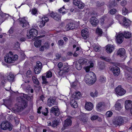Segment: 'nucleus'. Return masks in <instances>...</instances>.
<instances>
[{
  "instance_id": "obj_1",
  "label": "nucleus",
  "mask_w": 132,
  "mask_h": 132,
  "mask_svg": "<svg viewBox=\"0 0 132 132\" xmlns=\"http://www.w3.org/2000/svg\"><path fill=\"white\" fill-rule=\"evenodd\" d=\"M17 100L18 102V105L15 106L14 110L15 112H19L23 110L24 108H26L28 105V102L25 101L22 97H18Z\"/></svg>"
},
{
  "instance_id": "obj_2",
  "label": "nucleus",
  "mask_w": 132,
  "mask_h": 132,
  "mask_svg": "<svg viewBox=\"0 0 132 132\" xmlns=\"http://www.w3.org/2000/svg\"><path fill=\"white\" fill-rule=\"evenodd\" d=\"M96 76L93 72H90L86 75L85 78V81L88 84L90 85L93 84L96 80Z\"/></svg>"
},
{
  "instance_id": "obj_3",
  "label": "nucleus",
  "mask_w": 132,
  "mask_h": 132,
  "mask_svg": "<svg viewBox=\"0 0 132 132\" xmlns=\"http://www.w3.org/2000/svg\"><path fill=\"white\" fill-rule=\"evenodd\" d=\"M18 58V56L15 55L13 56L12 55V53L10 51L8 54H7L6 57L4 58V60L5 62L8 63H11L14 62L15 61L17 60Z\"/></svg>"
},
{
  "instance_id": "obj_4",
  "label": "nucleus",
  "mask_w": 132,
  "mask_h": 132,
  "mask_svg": "<svg viewBox=\"0 0 132 132\" xmlns=\"http://www.w3.org/2000/svg\"><path fill=\"white\" fill-rule=\"evenodd\" d=\"M0 127L2 129L6 130L8 129L9 131L11 130L12 129V125L7 121H4L2 122Z\"/></svg>"
},
{
  "instance_id": "obj_5",
  "label": "nucleus",
  "mask_w": 132,
  "mask_h": 132,
  "mask_svg": "<svg viewBox=\"0 0 132 132\" xmlns=\"http://www.w3.org/2000/svg\"><path fill=\"white\" fill-rule=\"evenodd\" d=\"M113 123L117 126L121 125L124 123L123 117L121 116L116 117L113 120Z\"/></svg>"
},
{
  "instance_id": "obj_6",
  "label": "nucleus",
  "mask_w": 132,
  "mask_h": 132,
  "mask_svg": "<svg viewBox=\"0 0 132 132\" xmlns=\"http://www.w3.org/2000/svg\"><path fill=\"white\" fill-rule=\"evenodd\" d=\"M38 34L37 30L35 29H32L30 30L29 33H27V36L28 38H32L37 36Z\"/></svg>"
},
{
  "instance_id": "obj_7",
  "label": "nucleus",
  "mask_w": 132,
  "mask_h": 132,
  "mask_svg": "<svg viewBox=\"0 0 132 132\" xmlns=\"http://www.w3.org/2000/svg\"><path fill=\"white\" fill-rule=\"evenodd\" d=\"M115 90L116 94L120 96L123 95L126 93V91L120 85L116 88Z\"/></svg>"
},
{
  "instance_id": "obj_8",
  "label": "nucleus",
  "mask_w": 132,
  "mask_h": 132,
  "mask_svg": "<svg viewBox=\"0 0 132 132\" xmlns=\"http://www.w3.org/2000/svg\"><path fill=\"white\" fill-rule=\"evenodd\" d=\"M50 112L51 113L53 114L56 116H59L60 113L59 109L57 106L52 107L50 109Z\"/></svg>"
},
{
  "instance_id": "obj_9",
  "label": "nucleus",
  "mask_w": 132,
  "mask_h": 132,
  "mask_svg": "<svg viewBox=\"0 0 132 132\" xmlns=\"http://www.w3.org/2000/svg\"><path fill=\"white\" fill-rule=\"evenodd\" d=\"M69 70V67L67 65H64L63 67V69L60 70V71L58 72V73L60 76H62L67 73Z\"/></svg>"
},
{
  "instance_id": "obj_10",
  "label": "nucleus",
  "mask_w": 132,
  "mask_h": 132,
  "mask_svg": "<svg viewBox=\"0 0 132 132\" xmlns=\"http://www.w3.org/2000/svg\"><path fill=\"white\" fill-rule=\"evenodd\" d=\"M48 15L57 21H59L61 20V16L57 13L52 12L48 13Z\"/></svg>"
},
{
  "instance_id": "obj_11",
  "label": "nucleus",
  "mask_w": 132,
  "mask_h": 132,
  "mask_svg": "<svg viewBox=\"0 0 132 132\" xmlns=\"http://www.w3.org/2000/svg\"><path fill=\"white\" fill-rule=\"evenodd\" d=\"M110 69L115 76H117L119 75L120 72V69L117 66L114 65L110 67Z\"/></svg>"
},
{
  "instance_id": "obj_12",
  "label": "nucleus",
  "mask_w": 132,
  "mask_h": 132,
  "mask_svg": "<svg viewBox=\"0 0 132 132\" xmlns=\"http://www.w3.org/2000/svg\"><path fill=\"white\" fill-rule=\"evenodd\" d=\"M125 104V107L126 110H129L132 108V101L131 100H126Z\"/></svg>"
},
{
  "instance_id": "obj_13",
  "label": "nucleus",
  "mask_w": 132,
  "mask_h": 132,
  "mask_svg": "<svg viewBox=\"0 0 132 132\" xmlns=\"http://www.w3.org/2000/svg\"><path fill=\"white\" fill-rule=\"evenodd\" d=\"M81 34L83 38L86 39L89 37V32L87 29L85 28L81 30Z\"/></svg>"
},
{
  "instance_id": "obj_14",
  "label": "nucleus",
  "mask_w": 132,
  "mask_h": 132,
  "mask_svg": "<svg viewBox=\"0 0 132 132\" xmlns=\"http://www.w3.org/2000/svg\"><path fill=\"white\" fill-rule=\"evenodd\" d=\"M123 34L120 33L118 34L116 37V41L117 43L121 44L123 41Z\"/></svg>"
},
{
  "instance_id": "obj_15",
  "label": "nucleus",
  "mask_w": 132,
  "mask_h": 132,
  "mask_svg": "<svg viewBox=\"0 0 132 132\" xmlns=\"http://www.w3.org/2000/svg\"><path fill=\"white\" fill-rule=\"evenodd\" d=\"M20 22L21 25L23 28L26 27H29V24L28 22L25 19L23 18L20 20Z\"/></svg>"
},
{
  "instance_id": "obj_16",
  "label": "nucleus",
  "mask_w": 132,
  "mask_h": 132,
  "mask_svg": "<svg viewBox=\"0 0 132 132\" xmlns=\"http://www.w3.org/2000/svg\"><path fill=\"white\" fill-rule=\"evenodd\" d=\"M76 28V25L73 22H71L68 23L65 27L66 29L67 30L75 29Z\"/></svg>"
},
{
  "instance_id": "obj_17",
  "label": "nucleus",
  "mask_w": 132,
  "mask_h": 132,
  "mask_svg": "<svg viewBox=\"0 0 132 132\" xmlns=\"http://www.w3.org/2000/svg\"><path fill=\"white\" fill-rule=\"evenodd\" d=\"M72 118V117H69L64 121V127L70 126L71 125L72 123L71 120Z\"/></svg>"
},
{
  "instance_id": "obj_18",
  "label": "nucleus",
  "mask_w": 132,
  "mask_h": 132,
  "mask_svg": "<svg viewBox=\"0 0 132 132\" xmlns=\"http://www.w3.org/2000/svg\"><path fill=\"white\" fill-rule=\"evenodd\" d=\"M57 103L55 99L52 98L50 97L47 100V105L49 107L51 106L54 105H56Z\"/></svg>"
},
{
  "instance_id": "obj_19",
  "label": "nucleus",
  "mask_w": 132,
  "mask_h": 132,
  "mask_svg": "<svg viewBox=\"0 0 132 132\" xmlns=\"http://www.w3.org/2000/svg\"><path fill=\"white\" fill-rule=\"evenodd\" d=\"M114 49V46L113 45L108 44L106 46V50L108 53H111Z\"/></svg>"
},
{
  "instance_id": "obj_20",
  "label": "nucleus",
  "mask_w": 132,
  "mask_h": 132,
  "mask_svg": "<svg viewBox=\"0 0 132 132\" xmlns=\"http://www.w3.org/2000/svg\"><path fill=\"white\" fill-rule=\"evenodd\" d=\"M98 22V19L95 17H92L90 19L91 23L93 26H96Z\"/></svg>"
},
{
  "instance_id": "obj_21",
  "label": "nucleus",
  "mask_w": 132,
  "mask_h": 132,
  "mask_svg": "<svg viewBox=\"0 0 132 132\" xmlns=\"http://www.w3.org/2000/svg\"><path fill=\"white\" fill-rule=\"evenodd\" d=\"M85 108L87 110L89 111H90L93 109V104L90 102H87L85 104Z\"/></svg>"
},
{
  "instance_id": "obj_22",
  "label": "nucleus",
  "mask_w": 132,
  "mask_h": 132,
  "mask_svg": "<svg viewBox=\"0 0 132 132\" xmlns=\"http://www.w3.org/2000/svg\"><path fill=\"white\" fill-rule=\"evenodd\" d=\"M125 50L124 48H120L117 51V54L119 55L120 57H123L125 55Z\"/></svg>"
},
{
  "instance_id": "obj_23",
  "label": "nucleus",
  "mask_w": 132,
  "mask_h": 132,
  "mask_svg": "<svg viewBox=\"0 0 132 132\" xmlns=\"http://www.w3.org/2000/svg\"><path fill=\"white\" fill-rule=\"evenodd\" d=\"M123 24L124 26L126 27H128L131 23V21L126 17H123Z\"/></svg>"
},
{
  "instance_id": "obj_24",
  "label": "nucleus",
  "mask_w": 132,
  "mask_h": 132,
  "mask_svg": "<svg viewBox=\"0 0 132 132\" xmlns=\"http://www.w3.org/2000/svg\"><path fill=\"white\" fill-rule=\"evenodd\" d=\"M78 63L82 65H86L89 62V61L86 59H80L77 61Z\"/></svg>"
},
{
  "instance_id": "obj_25",
  "label": "nucleus",
  "mask_w": 132,
  "mask_h": 132,
  "mask_svg": "<svg viewBox=\"0 0 132 132\" xmlns=\"http://www.w3.org/2000/svg\"><path fill=\"white\" fill-rule=\"evenodd\" d=\"M81 96V93L79 92H74L72 94V97L73 98L78 99L80 98Z\"/></svg>"
},
{
  "instance_id": "obj_26",
  "label": "nucleus",
  "mask_w": 132,
  "mask_h": 132,
  "mask_svg": "<svg viewBox=\"0 0 132 132\" xmlns=\"http://www.w3.org/2000/svg\"><path fill=\"white\" fill-rule=\"evenodd\" d=\"M14 76L11 73H10L7 77L8 80L10 82H12L14 80Z\"/></svg>"
},
{
  "instance_id": "obj_27",
  "label": "nucleus",
  "mask_w": 132,
  "mask_h": 132,
  "mask_svg": "<svg viewBox=\"0 0 132 132\" xmlns=\"http://www.w3.org/2000/svg\"><path fill=\"white\" fill-rule=\"evenodd\" d=\"M123 37L126 38H129L131 36L130 32L128 31H125L123 32Z\"/></svg>"
},
{
  "instance_id": "obj_28",
  "label": "nucleus",
  "mask_w": 132,
  "mask_h": 132,
  "mask_svg": "<svg viewBox=\"0 0 132 132\" xmlns=\"http://www.w3.org/2000/svg\"><path fill=\"white\" fill-rule=\"evenodd\" d=\"M104 103L102 102H99L96 105V108L98 111L100 110L104 106Z\"/></svg>"
},
{
  "instance_id": "obj_29",
  "label": "nucleus",
  "mask_w": 132,
  "mask_h": 132,
  "mask_svg": "<svg viewBox=\"0 0 132 132\" xmlns=\"http://www.w3.org/2000/svg\"><path fill=\"white\" fill-rule=\"evenodd\" d=\"M70 104L71 106L74 108H77L78 106L77 102L75 100H72L70 101Z\"/></svg>"
},
{
  "instance_id": "obj_30",
  "label": "nucleus",
  "mask_w": 132,
  "mask_h": 132,
  "mask_svg": "<svg viewBox=\"0 0 132 132\" xmlns=\"http://www.w3.org/2000/svg\"><path fill=\"white\" fill-rule=\"evenodd\" d=\"M115 109L119 111L122 108L121 104L120 103L117 102L114 106Z\"/></svg>"
},
{
  "instance_id": "obj_31",
  "label": "nucleus",
  "mask_w": 132,
  "mask_h": 132,
  "mask_svg": "<svg viewBox=\"0 0 132 132\" xmlns=\"http://www.w3.org/2000/svg\"><path fill=\"white\" fill-rule=\"evenodd\" d=\"M42 41L40 40H38L35 41L34 43L35 46L36 47H38L41 45Z\"/></svg>"
},
{
  "instance_id": "obj_32",
  "label": "nucleus",
  "mask_w": 132,
  "mask_h": 132,
  "mask_svg": "<svg viewBox=\"0 0 132 132\" xmlns=\"http://www.w3.org/2000/svg\"><path fill=\"white\" fill-rule=\"evenodd\" d=\"M42 78L43 81L42 83L43 84H45L46 85L49 84L48 82L47 81L46 77L45 76H43Z\"/></svg>"
},
{
  "instance_id": "obj_33",
  "label": "nucleus",
  "mask_w": 132,
  "mask_h": 132,
  "mask_svg": "<svg viewBox=\"0 0 132 132\" xmlns=\"http://www.w3.org/2000/svg\"><path fill=\"white\" fill-rule=\"evenodd\" d=\"M98 93L96 90L93 92H91L90 93V95L93 97H97L98 95Z\"/></svg>"
},
{
  "instance_id": "obj_34",
  "label": "nucleus",
  "mask_w": 132,
  "mask_h": 132,
  "mask_svg": "<svg viewBox=\"0 0 132 132\" xmlns=\"http://www.w3.org/2000/svg\"><path fill=\"white\" fill-rule=\"evenodd\" d=\"M58 122L57 120L55 119L52 121V124L51 126L53 127H55L58 125Z\"/></svg>"
},
{
  "instance_id": "obj_35",
  "label": "nucleus",
  "mask_w": 132,
  "mask_h": 132,
  "mask_svg": "<svg viewBox=\"0 0 132 132\" xmlns=\"http://www.w3.org/2000/svg\"><path fill=\"white\" fill-rule=\"evenodd\" d=\"M99 81L101 83H104L106 81V78L105 77L101 76L100 77Z\"/></svg>"
},
{
  "instance_id": "obj_36",
  "label": "nucleus",
  "mask_w": 132,
  "mask_h": 132,
  "mask_svg": "<svg viewBox=\"0 0 132 132\" xmlns=\"http://www.w3.org/2000/svg\"><path fill=\"white\" fill-rule=\"evenodd\" d=\"M41 70V69L38 68L37 67H35L34 69V71L35 74H38L40 73Z\"/></svg>"
},
{
  "instance_id": "obj_37",
  "label": "nucleus",
  "mask_w": 132,
  "mask_h": 132,
  "mask_svg": "<svg viewBox=\"0 0 132 132\" xmlns=\"http://www.w3.org/2000/svg\"><path fill=\"white\" fill-rule=\"evenodd\" d=\"M76 67L77 69L79 70H80L82 68V65L77 61L76 63Z\"/></svg>"
},
{
  "instance_id": "obj_38",
  "label": "nucleus",
  "mask_w": 132,
  "mask_h": 132,
  "mask_svg": "<svg viewBox=\"0 0 132 132\" xmlns=\"http://www.w3.org/2000/svg\"><path fill=\"white\" fill-rule=\"evenodd\" d=\"M36 63V65L35 67H37L38 68L42 69V64L40 61H37Z\"/></svg>"
},
{
  "instance_id": "obj_39",
  "label": "nucleus",
  "mask_w": 132,
  "mask_h": 132,
  "mask_svg": "<svg viewBox=\"0 0 132 132\" xmlns=\"http://www.w3.org/2000/svg\"><path fill=\"white\" fill-rule=\"evenodd\" d=\"M33 73L30 70H28L26 73V76L27 77H30L32 75Z\"/></svg>"
},
{
  "instance_id": "obj_40",
  "label": "nucleus",
  "mask_w": 132,
  "mask_h": 132,
  "mask_svg": "<svg viewBox=\"0 0 132 132\" xmlns=\"http://www.w3.org/2000/svg\"><path fill=\"white\" fill-rule=\"evenodd\" d=\"M123 17H125L120 15L119 14L116 15L115 16L117 20H119V21L120 20H122V19L123 20Z\"/></svg>"
},
{
  "instance_id": "obj_41",
  "label": "nucleus",
  "mask_w": 132,
  "mask_h": 132,
  "mask_svg": "<svg viewBox=\"0 0 132 132\" xmlns=\"http://www.w3.org/2000/svg\"><path fill=\"white\" fill-rule=\"evenodd\" d=\"M19 97H22L24 99L25 101H26L24 99H26L27 100H28L30 98V97L27 94H23V96H20Z\"/></svg>"
},
{
  "instance_id": "obj_42",
  "label": "nucleus",
  "mask_w": 132,
  "mask_h": 132,
  "mask_svg": "<svg viewBox=\"0 0 132 132\" xmlns=\"http://www.w3.org/2000/svg\"><path fill=\"white\" fill-rule=\"evenodd\" d=\"M96 32L100 36H101L102 34V31L101 29L97 28L96 30Z\"/></svg>"
},
{
  "instance_id": "obj_43",
  "label": "nucleus",
  "mask_w": 132,
  "mask_h": 132,
  "mask_svg": "<svg viewBox=\"0 0 132 132\" xmlns=\"http://www.w3.org/2000/svg\"><path fill=\"white\" fill-rule=\"evenodd\" d=\"M84 4L82 3L81 1L79 4L77 5L78 8L81 9H83L84 7Z\"/></svg>"
},
{
  "instance_id": "obj_44",
  "label": "nucleus",
  "mask_w": 132,
  "mask_h": 132,
  "mask_svg": "<svg viewBox=\"0 0 132 132\" xmlns=\"http://www.w3.org/2000/svg\"><path fill=\"white\" fill-rule=\"evenodd\" d=\"M94 50L96 52L100 51L101 50V47L98 46H96L93 48Z\"/></svg>"
},
{
  "instance_id": "obj_45",
  "label": "nucleus",
  "mask_w": 132,
  "mask_h": 132,
  "mask_svg": "<svg viewBox=\"0 0 132 132\" xmlns=\"http://www.w3.org/2000/svg\"><path fill=\"white\" fill-rule=\"evenodd\" d=\"M122 11V14L124 15H126L128 12V10L124 7L123 8Z\"/></svg>"
},
{
  "instance_id": "obj_46",
  "label": "nucleus",
  "mask_w": 132,
  "mask_h": 132,
  "mask_svg": "<svg viewBox=\"0 0 132 132\" xmlns=\"http://www.w3.org/2000/svg\"><path fill=\"white\" fill-rule=\"evenodd\" d=\"M43 46L45 49H48L50 47V44L48 42H46Z\"/></svg>"
},
{
  "instance_id": "obj_47",
  "label": "nucleus",
  "mask_w": 132,
  "mask_h": 132,
  "mask_svg": "<svg viewBox=\"0 0 132 132\" xmlns=\"http://www.w3.org/2000/svg\"><path fill=\"white\" fill-rule=\"evenodd\" d=\"M46 77L49 78L51 77L52 76V72L50 71H47L46 73Z\"/></svg>"
},
{
  "instance_id": "obj_48",
  "label": "nucleus",
  "mask_w": 132,
  "mask_h": 132,
  "mask_svg": "<svg viewBox=\"0 0 132 132\" xmlns=\"http://www.w3.org/2000/svg\"><path fill=\"white\" fill-rule=\"evenodd\" d=\"M117 10L115 9H112L109 12L110 14L113 15L115 14L117 12Z\"/></svg>"
},
{
  "instance_id": "obj_49",
  "label": "nucleus",
  "mask_w": 132,
  "mask_h": 132,
  "mask_svg": "<svg viewBox=\"0 0 132 132\" xmlns=\"http://www.w3.org/2000/svg\"><path fill=\"white\" fill-rule=\"evenodd\" d=\"M81 2L80 0H73V3L76 6H77Z\"/></svg>"
},
{
  "instance_id": "obj_50",
  "label": "nucleus",
  "mask_w": 132,
  "mask_h": 132,
  "mask_svg": "<svg viewBox=\"0 0 132 132\" xmlns=\"http://www.w3.org/2000/svg\"><path fill=\"white\" fill-rule=\"evenodd\" d=\"M112 114L113 113L111 111H109L106 112V115L108 117H110L111 116Z\"/></svg>"
},
{
  "instance_id": "obj_51",
  "label": "nucleus",
  "mask_w": 132,
  "mask_h": 132,
  "mask_svg": "<svg viewBox=\"0 0 132 132\" xmlns=\"http://www.w3.org/2000/svg\"><path fill=\"white\" fill-rule=\"evenodd\" d=\"M20 47V45L18 42L16 43L14 45V50H16Z\"/></svg>"
},
{
  "instance_id": "obj_52",
  "label": "nucleus",
  "mask_w": 132,
  "mask_h": 132,
  "mask_svg": "<svg viewBox=\"0 0 132 132\" xmlns=\"http://www.w3.org/2000/svg\"><path fill=\"white\" fill-rule=\"evenodd\" d=\"M104 2H98L96 3V5L98 7L104 5Z\"/></svg>"
},
{
  "instance_id": "obj_53",
  "label": "nucleus",
  "mask_w": 132,
  "mask_h": 132,
  "mask_svg": "<svg viewBox=\"0 0 132 132\" xmlns=\"http://www.w3.org/2000/svg\"><path fill=\"white\" fill-rule=\"evenodd\" d=\"M100 58L101 59L107 62L109 61H110V59L109 58L104 56H101V57Z\"/></svg>"
},
{
  "instance_id": "obj_54",
  "label": "nucleus",
  "mask_w": 132,
  "mask_h": 132,
  "mask_svg": "<svg viewBox=\"0 0 132 132\" xmlns=\"http://www.w3.org/2000/svg\"><path fill=\"white\" fill-rule=\"evenodd\" d=\"M58 44L59 46H62L63 45L64 42L62 40H60L58 42Z\"/></svg>"
},
{
  "instance_id": "obj_55",
  "label": "nucleus",
  "mask_w": 132,
  "mask_h": 132,
  "mask_svg": "<svg viewBox=\"0 0 132 132\" xmlns=\"http://www.w3.org/2000/svg\"><path fill=\"white\" fill-rule=\"evenodd\" d=\"M127 2L125 0H123L120 3L121 5L122 6H125Z\"/></svg>"
},
{
  "instance_id": "obj_56",
  "label": "nucleus",
  "mask_w": 132,
  "mask_h": 132,
  "mask_svg": "<svg viewBox=\"0 0 132 132\" xmlns=\"http://www.w3.org/2000/svg\"><path fill=\"white\" fill-rule=\"evenodd\" d=\"M98 116L96 115H94L90 119L92 120H94L97 119Z\"/></svg>"
},
{
  "instance_id": "obj_57",
  "label": "nucleus",
  "mask_w": 132,
  "mask_h": 132,
  "mask_svg": "<svg viewBox=\"0 0 132 132\" xmlns=\"http://www.w3.org/2000/svg\"><path fill=\"white\" fill-rule=\"evenodd\" d=\"M45 23L44 22L41 21L39 25V27L41 28L45 26Z\"/></svg>"
},
{
  "instance_id": "obj_58",
  "label": "nucleus",
  "mask_w": 132,
  "mask_h": 132,
  "mask_svg": "<svg viewBox=\"0 0 132 132\" xmlns=\"http://www.w3.org/2000/svg\"><path fill=\"white\" fill-rule=\"evenodd\" d=\"M87 120V119L85 117H84L81 119V121L83 122L84 124L86 123Z\"/></svg>"
},
{
  "instance_id": "obj_59",
  "label": "nucleus",
  "mask_w": 132,
  "mask_h": 132,
  "mask_svg": "<svg viewBox=\"0 0 132 132\" xmlns=\"http://www.w3.org/2000/svg\"><path fill=\"white\" fill-rule=\"evenodd\" d=\"M37 13V10L36 9H34L32 10V13L33 15H35Z\"/></svg>"
},
{
  "instance_id": "obj_60",
  "label": "nucleus",
  "mask_w": 132,
  "mask_h": 132,
  "mask_svg": "<svg viewBox=\"0 0 132 132\" xmlns=\"http://www.w3.org/2000/svg\"><path fill=\"white\" fill-rule=\"evenodd\" d=\"M33 81L34 83L37 85H38L39 84V82L37 79L34 80Z\"/></svg>"
},
{
  "instance_id": "obj_61",
  "label": "nucleus",
  "mask_w": 132,
  "mask_h": 132,
  "mask_svg": "<svg viewBox=\"0 0 132 132\" xmlns=\"http://www.w3.org/2000/svg\"><path fill=\"white\" fill-rule=\"evenodd\" d=\"M2 79V83H3V84H4L7 81V80L4 77H3Z\"/></svg>"
},
{
  "instance_id": "obj_62",
  "label": "nucleus",
  "mask_w": 132,
  "mask_h": 132,
  "mask_svg": "<svg viewBox=\"0 0 132 132\" xmlns=\"http://www.w3.org/2000/svg\"><path fill=\"white\" fill-rule=\"evenodd\" d=\"M90 67L89 66H87L85 67V69L86 72H88L90 71Z\"/></svg>"
},
{
  "instance_id": "obj_63",
  "label": "nucleus",
  "mask_w": 132,
  "mask_h": 132,
  "mask_svg": "<svg viewBox=\"0 0 132 132\" xmlns=\"http://www.w3.org/2000/svg\"><path fill=\"white\" fill-rule=\"evenodd\" d=\"M63 66V64L61 62H60L57 64V67L58 68H61Z\"/></svg>"
},
{
  "instance_id": "obj_64",
  "label": "nucleus",
  "mask_w": 132,
  "mask_h": 132,
  "mask_svg": "<svg viewBox=\"0 0 132 132\" xmlns=\"http://www.w3.org/2000/svg\"><path fill=\"white\" fill-rule=\"evenodd\" d=\"M56 57V59H59L61 57V55L59 54H56L55 55Z\"/></svg>"
}]
</instances>
